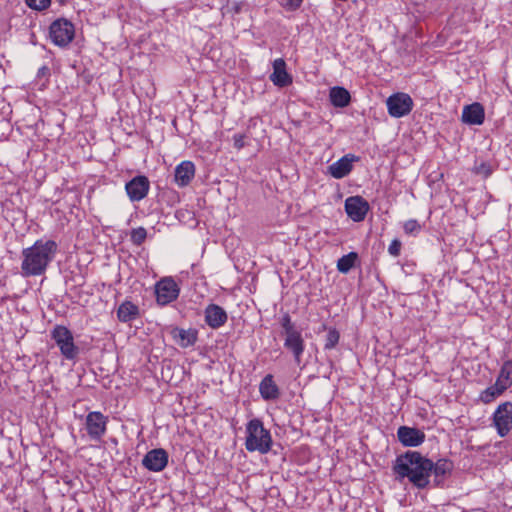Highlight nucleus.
<instances>
[{"instance_id": "nucleus-14", "label": "nucleus", "mask_w": 512, "mask_h": 512, "mask_svg": "<svg viewBox=\"0 0 512 512\" xmlns=\"http://www.w3.org/2000/svg\"><path fill=\"white\" fill-rule=\"evenodd\" d=\"M284 348L292 353L297 365L305 350V341L300 330L284 335Z\"/></svg>"}, {"instance_id": "nucleus-25", "label": "nucleus", "mask_w": 512, "mask_h": 512, "mask_svg": "<svg viewBox=\"0 0 512 512\" xmlns=\"http://www.w3.org/2000/svg\"><path fill=\"white\" fill-rule=\"evenodd\" d=\"M498 386L505 391L512 386V360H506L501 366L498 377L496 379Z\"/></svg>"}, {"instance_id": "nucleus-4", "label": "nucleus", "mask_w": 512, "mask_h": 512, "mask_svg": "<svg viewBox=\"0 0 512 512\" xmlns=\"http://www.w3.org/2000/svg\"><path fill=\"white\" fill-rule=\"evenodd\" d=\"M51 338L67 360H74L79 354V348L74 343L72 332L65 326L56 325L51 331Z\"/></svg>"}, {"instance_id": "nucleus-8", "label": "nucleus", "mask_w": 512, "mask_h": 512, "mask_svg": "<svg viewBox=\"0 0 512 512\" xmlns=\"http://www.w3.org/2000/svg\"><path fill=\"white\" fill-rule=\"evenodd\" d=\"M108 417L100 411H92L86 415L85 427L87 434L94 441H100L106 434Z\"/></svg>"}, {"instance_id": "nucleus-26", "label": "nucleus", "mask_w": 512, "mask_h": 512, "mask_svg": "<svg viewBox=\"0 0 512 512\" xmlns=\"http://www.w3.org/2000/svg\"><path fill=\"white\" fill-rule=\"evenodd\" d=\"M357 260L358 254L356 252H350L346 255H343L337 261L338 271L343 274H347L355 266Z\"/></svg>"}, {"instance_id": "nucleus-19", "label": "nucleus", "mask_w": 512, "mask_h": 512, "mask_svg": "<svg viewBox=\"0 0 512 512\" xmlns=\"http://www.w3.org/2000/svg\"><path fill=\"white\" fill-rule=\"evenodd\" d=\"M452 470L453 463L448 459H439L435 463L432 461L431 475L434 476V486H442L444 484L445 478L451 474Z\"/></svg>"}, {"instance_id": "nucleus-22", "label": "nucleus", "mask_w": 512, "mask_h": 512, "mask_svg": "<svg viewBox=\"0 0 512 512\" xmlns=\"http://www.w3.org/2000/svg\"><path fill=\"white\" fill-rule=\"evenodd\" d=\"M261 397L266 401L278 399L280 391L271 374L266 375L259 384Z\"/></svg>"}, {"instance_id": "nucleus-20", "label": "nucleus", "mask_w": 512, "mask_h": 512, "mask_svg": "<svg viewBox=\"0 0 512 512\" xmlns=\"http://www.w3.org/2000/svg\"><path fill=\"white\" fill-rule=\"evenodd\" d=\"M485 119L484 108L480 103L466 105L462 112V121L469 125H481Z\"/></svg>"}, {"instance_id": "nucleus-36", "label": "nucleus", "mask_w": 512, "mask_h": 512, "mask_svg": "<svg viewBox=\"0 0 512 512\" xmlns=\"http://www.w3.org/2000/svg\"><path fill=\"white\" fill-rule=\"evenodd\" d=\"M245 138L246 136L241 133H236L233 135V145L236 149L240 150L245 147Z\"/></svg>"}, {"instance_id": "nucleus-9", "label": "nucleus", "mask_w": 512, "mask_h": 512, "mask_svg": "<svg viewBox=\"0 0 512 512\" xmlns=\"http://www.w3.org/2000/svg\"><path fill=\"white\" fill-rule=\"evenodd\" d=\"M493 424L500 437H505L512 429V402L501 403L493 413Z\"/></svg>"}, {"instance_id": "nucleus-16", "label": "nucleus", "mask_w": 512, "mask_h": 512, "mask_svg": "<svg viewBox=\"0 0 512 512\" xmlns=\"http://www.w3.org/2000/svg\"><path fill=\"white\" fill-rule=\"evenodd\" d=\"M359 157L353 154H346L336 162L328 166L329 174L335 179L346 177L353 169V162L358 161Z\"/></svg>"}, {"instance_id": "nucleus-34", "label": "nucleus", "mask_w": 512, "mask_h": 512, "mask_svg": "<svg viewBox=\"0 0 512 512\" xmlns=\"http://www.w3.org/2000/svg\"><path fill=\"white\" fill-rule=\"evenodd\" d=\"M50 75H51L50 68L46 65H43L42 67H40L38 69L36 78L38 81L43 80L42 85H45L48 82Z\"/></svg>"}, {"instance_id": "nucleus-17", "label": "nucleus", "mask_w": 512, "mask_h": 512, "mask_svg": "<svg viewBox=\"0 0 512 512\" xmlns=\"http://www.w3.org/2000/svg\"><path fill=\"white\" fill-rule=\"evenodd\" d=\"M227 321L226 311L219 305L210 304L205 309V322L213 328L218 329L222 327Z\"/></svg>"}, {"instance_id": "nucleus-27", "label": "nucleus", "mask_w": 512, "mask_h": 512, "mask_svg": "<svg viewBox=\"0 0 512 512\" xmlns=\"http://www.w3.org/2000/svg\"><path fill=\"white\" fill-rule=\"evenodd\" d=\"M505 392L503 388L498 386V383L495 382L493 385L487 387L484 391L480 394V400L483 403H490L492 402L496 397L502 395Z\"/></svg>"}, {"instance_id": "nucleus-32", "label": "nucleus", "mask_w": 512, "mask_h": 512, "mask_svg": "<svg viewBox=\"0 0 512 512\" xmlns=\"http://www.w3.org/2000/svg\"><path fill=\"white\" fill-rule=\"evenodd\" d=\"M25 4L36 11H43L46 10L50 4L51 0H24Z\"/></svg>"}, {"instance_id": "nucleus-11", "label": "nucleus", "mask_w": 512, "mask_h": 512, "mask_svg": "<svg viewBox=\"0 0 512 512\" xmlns=\"http://www.w3.org/2000/svg\"><path fill=\"white\" fill-rule=\"evenodd\" d=\"M369 208V203L361 196H351L345 200V211L354 222L363 221Z\"/></svg>"}, {"instance_id": "nucleus-13", "label": "nucleus", "mask_w": 512, "mask_h": 512, "mask_svg": "<svg viewBox=\"0 0 512 512\" xmlns=\"http://www.w3.org/2000/svg\"><path fill=\"white\" fill-rule=\"evenodd\" d=\"M397 438L405 447H418L425 441L426 435L418 428L400 426L397 430Z\"/></svg>"}, {"instance_id": "nucleus-37", "label": "nucleus", "mask_w": 512, "mask_h": 512, "mask_svg": "<svg viewBox=\"0 0 512 512\" xmlns=\"http://www.w3.org/2000/svg\"><path fill=\"white\" fill-rule=\"evenodd\" d=\"M476 173L487 177L491 174L490 166L486 163H481L478 167H476Z\"/></svg>"}, {"instance_id": "nucleus-5", "label": "nucleus", "mask_w": 512, "mask_h": 512, "mask_svg": "<svg viewBox=\"0 0 512 512\" xmlns=\"http://www.w3.org/2000/svg\"><path fill=\"white\" fill-rule=\"evenodd\" d=\"M74 36V25L68 19L58 18L50 24L49 38L56 46L66 47L72 42Z\"/></svg>"}, {"instance_id": "nucleus-29", "label": "nucleus", "mask_w": 512, "mask_h": 512, "mask_svg": "<svg viewBox=\"0 0 512 512\" xmlns=\"http://www.w3.org/2000/svg\"><path fill=\"white\" fill-rule=\"evenodd\" d=\"M147 237V231L144 227H137L132 229L130 240L134 245L140 246L144 243Z\"/></svg>"}, {"instance_id": "nucleus-30", "label": "nucleus", "mask_w": 512, "mask_h": 512, "mask_svg": "<svg viewBox=\"0 0 512 512\" xmlns=\"http://www.w3.org/2000/svg\"><path fill=\"white\" fill-rule=\"evenodd\" d=\"M281 327L283 329V334H289L299 330L295 324L292 322L291 317L288 313L284 314L280 320Z\"/></svg>"}, {"instance_id": "nucleus-2", "label": "nucleus", "mask_w": 512, "mask_h": 512, "mask_svg": "<svg viewBox=\"0 0 512 512\" xmlns=\"http://www.w3.org/2000/svg\"><path fill=\"white\" fill-rule=\"evenodd\" d=\"M58 245L54 240H37L22 250L21 274L24 277L43 275L56 256Z\"/></svg>"}, {"instance_id": "nucleus-15", "label": "nucleus", "mask_w": 512, "mask_h": 512, "mask_svg": "<svg viewBox=\"0 0 512 512\" xmlns=\"http://www.w3.org/2000/svg\"><path fill=\"white\" fill-rule=\"evenodd\" d=\"M273 72L269 76L270 81L279 88L292 84L293 78L286 70V62L283 58L275 59L272 63Z\"/></svg>"}, {"instance_id": "nucleus-10", "label": "nucleus", "mask_w": 512, "mask_h": 512, "mask_svg": "<svg viewBox=\"0 0 512 512\" xmlns=\"http://www.w3.org/2000/svg\"><path fill=\"white\" fill-rule=\"evenodd\" d=\"M150 189V182L144 175H138L125 184L126 193L132 202L144 199Z\"/></svg>"}, {"instance_id": "nucleus-3", "label": "nucleus", "mask_w": 512, "mask_h": 512, "mask_svg": "<svg viewBox=\"0 0 512 512\" xmlns=\"http://www.w3.org/2000/svg\"><path fill=\"white\" fill-rule=\"evenodd\" d=\"M272 443L271 433L260 419L254 418L247 423L245 447L249 452L257 451L260 454H267L271 450Z\"/></svg>"}, {"instance_id": "nucleus-6", "label": "nucleus", "mask_w": 512, "mask_h": 512, "mask_svg": "<svg viewBox=\"0 0 512 512\" xmlns=\"http://www.w3.org/2000/svg\"><path fill=\"white\" fill-rule=\"evenodd\" d=\"M180 294V287L170 276L163 277L155 284L156 302L160 306H166L174 302Z\"/></svg>"}, {"instance_id": "nucleus-28", "label": "nucleus", "mask_w": 512, "mask_h": 512, "mask_svg": "<svg viewBox=\"0 0 512 512\" xmlns=\"http://www.w3.org/2000/svg\"><path fill=\"white\" fill-rule=\"evenodd\" d=\"M340 339V334L336 328H329L326 335L324 349L331 350L335 348Z\"/></svg>"}, {"instance_id": "nucleus-18", "label": "nucleus", "mask_w": 512, "mask_h": 512, "mask_svg": "<svg viewBox=\"0 0 512 512\" xmlns=\"http://www.w3.org/2000/svg\"><path fill=\"white\" fill-rule=\"evenodd\" d=\"M195 175V165L191 161H182L174 171V180L179 187L190 184Z\"/></svg>"}, {"instance_id": "nucleus-39", "label": "nucleus", "mask_w": 512, "mask_h": 512, "mask_svg": "<svg viewBox=\"0 0 512 512\" xmlns=\"http://www.w3.org/2000/svg\"><path fill=\"white\" fill-rule=\"evenodd\" d=\"M235 12H236V13H239V12H240V7H239V6H236V7H235Z\"/></svg>"}, {"instance_id": "nucleus-23", "label": "nucleus", "mask_w": 512, "mask_h": 512, "mask_svg": "<svg viewBox=\"0 0 512 512\" xmlns=\"http://www.w3.org/2000/svg\"><path fill=\"white\" fill-rule=\"evenodd\" d=\"M139 316V307L131 301L122 302L117 309V317L120 322L128 323Z\"/></svg>"}, {"instance_id": "nucleus-35", "label": "nucleus", "mask_w": 512, "mask_h": 512, "mask_svg": "<svg viewBox=\"0 0 512 512\" xmlns=\"http://www.w3.org/2000/svg\"><path fill=\"white\" fill-rule=\"evenodd\" d=\"M401 247H402V243L400 242V240L394 239L388 247V252L393 257H398L401 252Z\"/></svg>"}, {"instance_id": "nucleus-31", "label": "nucleus", "mask_w": 512, "mask_h": 512, "mask_svg": "<svg viewBox=\"0 0 512 512\" xmlns=\"http://www.w3.org/2000/svg\"><path fill=\"white\" fill-rule=\"evenodd\" d=\"M403 229L408 235H417L421 231V225L417 220L409 219L404 223Z\"/></svg>"}, {"instance_id": "nucleus-21", "label": "nucleus", "mask_w": 512, "mask_h": 512, "mask_svg": "<svg viewBox=\"0 0 512 512\" xmlns=\"http://www.w3.org/2000/svg\"><path fill=\"white\" fill-rule=\"evenodd\" d=\"M173 340L181 347L188 348L193 346L198 339V332L195 329H183L175 327L171 330Z\"/></svg>"}, {"instance_id": "nucleus-24", "label": "nucleus", "mask_w": 512, "mask_h": 512, "mask_svg": "<svg viewBox=\"0 0 512 512\" xmlns=\"http://www.w3.org/2000/svg\"><path fill=\"white\" fill-rule=\"evenodd\" d=\"M330 102L334 107L344 108L350 104L351 95L347 89L335 86L330 89Z\"/></svg>"}, {"instance_id": "nucleus-1", "label": "nucleus", "mask_w": 512, "mask_h": 512, "mask_svg": "<svg viewBox=\"0 0 512 512\" xmlns=\"http://www.w3.org/2000/svg\"><path fill=\"white\" fill-rule=\"evenodd\" d=\"M432 460L417 451H406L397 456L393 471L397 478L408 480L418 489H425L430 483Z\"/></svg>"}, {"instance_id": "nucleus-38", "label": "nucleus", "mask_w": 512, "mask_h": 512, "mask_svg": "<svg viewBox=\"0 0 512 512\" xmlns=\"http://www.w3.org/2000/svg\"><path fill=\"white\" fill-rule=\"evenodd\" d=\"M71 0H56V2L59 3V5L61 6H64L66 5L67 3H69Z\"/></svg>"}, {"instance_id": "nucleus-7", "label": "nucleus", "mask_w": 512, "mask_h": 512, "mask_svg": "<svg viewBox=\"0 0 512 512\" xmlns=\"http://www.w3.org/2000/svg\"><path fill=\"white\" fill-rule=\"evenodd\" d=\"M386 105L390 116L401 118L411 112L413 100L408 94L398 92L387 98Z\"/></svg>"}, {"instance_id": "nucleus-33", "label": "nucleus", "mask_w": 512, "mask_h": 512, "mask_svg": "<svg viewBox=\"0 0 512 512\" xmlns=\"http://www.w3.org/2000/svg\"><path fill=\"white\" fill-rule=\"evenodd\" d=\"M280 5L287 11H295L300 8L303 0H279Z\"/></svg>"}, {"instance_id": "nucleus-12", "label": "nucleus", "mask_w": 512, "mask_h": 512, "mask_svg": "<svg viewBox=\"0 0 512 512\" xmlns=\"http://www.w3.org/2000/svg\"><path fill=\"white\" fill-rule=\"evenodd\" d=\"M168 453L162 448L148 451L142 459V465L149 471L160 472L168 464Z\"/></svg>"}]
</instances>
